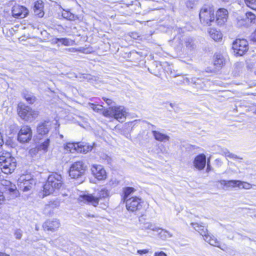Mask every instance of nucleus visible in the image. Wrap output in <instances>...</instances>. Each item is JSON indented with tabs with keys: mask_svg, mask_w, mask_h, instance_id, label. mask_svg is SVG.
Wrapping results in <instances>:
<instances>
[{
	"mask_svg": "<svg viewBox=\"0 0 256 256\" xmlns=\"http://www.w3.org/2000/svg\"><path fill=\"white\" fill-rule=\"evenodd\" d=\"M108 191L104 188L92 194H82L80 196V200L94 207L100 204V208L106 210L108 207Z\"/></svg>",
	"mask_w": 256,
	"mask_h": 256,
	"instance_id": "f257e3e1",
	"label": "nucleus"
},
{
	"mask_svg": "<svg viewBox=\"0 0 256 256\" xmlns=\"http://www.w3.org/2000/svg\"><path fill=\"white\" fill-rule=\"evenodd\" d=\"M64 184L62 177L57 172H52L49 175L46 183L43 186V190L40 192L42 197L52 194L58 190Z\"/></svg>",
	"mask_w": 256,
	"mask_h": 256,
	"instance_id": "f03ea898",
	"label": "nucleus"
},
{
	"mask_svg": "<svg viewBox=\"0 0 256 256\" xmlns=\"http://www.w3.org/2000/svg\"><path fill=\"white\" fill-rule=\"evenodd\" d=\"M16 166V160L9 152H2L0 155V167L2 172L6 174L14 172Z\"/></svg>",
	"mask_w": 256,
	"mask_h": 256,
	"instance_id": "7ed1b4c3",
	"label": "nucleus"
},
{
	"mask_svg": "<svg viewBox=\"0 0 256 256\" xmlns=\"http://www.w3.org/2000/svg\"><path fill=\"white\" fill-rule=\"evenodd\" d=\"M17 112L18 115L22 119L29 122L34 120L38 114V111L32 110L30 107L22 103L18 104Z\"/></svg>",
	"mask_w": 256,
	"mask_h": 256,
	"instance_id": "20e7f679",
	"label": "nucleus"
},
{
	"mask_svg": "<svg viewBox=\"0 0 256 256\" xmlns=\"http://www.w3.org/2000/svg\"><path fill=\"white\" fill-rule=\"evenodd\" d=\"M86 166L82 161H76L73 162L70 166L68 174L72 178L80 179L82 182L86 170Z\"/></svg>",
	"mask_w": 256,
	"mask_h": 256,
	"instance_id": "39448f33",
	"label": "nucleus"
},
{
	"mask_svg": "<svg viewBox=\"0 0 256 256\" xmlns=\"http://www.w3.org/2000/svg\"><path fill=\"white\" fill-rule=\"evenodd\" d=\"M199 16L200 22L204 24L210 26L212 22H214V10L212 6H206L202 7Z\"/></svg>",
	"mask_w": 256,
	"mask_h": 256,
	"instance_id": "423d86ee",
	"label": "nucleus"
},
{
	"mask_svg": "<svg viewBox=\"0 0 256 256\" xmlns=\"http://www.w3.org/2000/svg\"><path fill=\"white\" fill-rule=\"evenodd\" d=\"M249 49L248 43L244 38H236L232 44V52L236 56H242Z\"/></svg>",
	"mask_w": 256,
	"mask_h": 256,
	"instance_id": "0eeeda50",
	"label": "nucleus"
},
{
	"mask_svg": "<svg viewBox=\"0 0 256 256\" xmlns=\"http://www.w3.org/2000/svg\"><path fill=\"white\" fill-rule=\"evenodd\" d=\"M35 184V180L29 175L20 176L18 181V188L24 192L30 190Z\"/></svg>",
	"mask_w": 256,
	"mask_h": 256,
	"instance_id": "6e6552de",
	"label": "nucleus"
},
{
	"mask_svg": "<svg viewBox=\"0 0 256 256\" xmlns=\"http://www.w3.org/2000/svg\"><path fill=\"white\" fill-rule=\"evenodd\" d=\"M142 199L136 196L130 198L126 201V209L129 212L136 213L142 209Z\"/></svg>",
	"mask_w": 256,
	"mask_h": 256,
	"instance_id": "1a4fd4ad",
	"label": "nucleus"
},
{
	"mask_svg": "<svg viewBox=\"0 0 256 256\" xmlns=\"http://www.w3.org/2000/svg\"><path fill=\"white\" fill-rule=\"evenodd\" d=\"M32 130L30 126H22L18 132V140L22 144L28 142L32 140Z\"/></svg>",
	"mask_w": 256,
	"mask_h": 256,
	"instance_id": "9d476101",
	"label": "nucleus"
},
{
	"mask_svg": "<svg viewBox=\"0 0 256 256\" xmlns=\"http://www.w3.org/2000/svg\"><path fill=\"white\" fill-rule=\"evenodd\" d=\"M0 184L4 188V192L10 195L9 196L10 199L14 198L18 196V192L14 184L6 180H2Z\"/></svg>",
	"mask_w": 256,
	"mask_h": 256,
	"instance_id": "9b49d317",
	"label": "nucleus"
},
{
	"mask_svg": "<svg viewBox=\"0 0 256 256\" xmlns=\"http://www.w3.org/2000/svg\"><path fill=\"white\" fill-rule=\"evenodd\" d=\"M90 170L93 176L98 180H104L106 178V170L102 165L93 164Z\"/></svg>",
	"mask_w": 256,
	"mask_h": 256,
	"instance_id": "f8f14e48",
	"label": "nucleus"
},
{
	"mask_svg": "<svg viewBox=\"0 0 256 256\" xmlns=\"http://www.w3.org/2000/svg\"><path fill=\"white\" fill-rule=\"evenodd\" d=\"M28 10L24 6L16 4L14 5L12 8V16L14 18H24L28 15Z\"/></svg>",
	"mask_w": 256,
	"mask_h": 256,
	"instance_id": "ddd939ff",
	"label": "nucleus"
},
{
	"mask_svg": "<svg viewBox=\"0 0 256 256\" xmlns=\"http://www.w3.org/2000/svg\"><path fill=\"white\" fill-rule=\"evenodd\" d=\"M112 117L120 122H122L126 118V113L123 106H112Z\"/></svg>",
	"mask_w": 256,
	"mask_h": 256,
	"instance_id": "4468645a",
	"label": "nucleus"
},
{
	"mask_svg": "<svg viewBox=\"0 0 256 256\" xmlns=\"http://www.w3.org/2000/svg\"><path fill=\"white\" fill-rule=\"evenodd\" d=\"M60 226L59 220L57 219L47 220L42 225L44 230L54 232L58 230Z\"/></svg>",
	"mask_w": 256,
	"mask_h": 256,
	"instance_id": "2eb2a0df",
	"label": "nucleus"
},
{
	"mask_svg": "<svg viewBox=\"0 0 256 256\" xmlns=\"http://www.w3.org/2000/svg\"><path fill=\"white\" fill-rule=\"evenodd\" d=\"M228 12L225 8H220L216 12L214 22L218 25H222L227 20Z\"/></svg>",
	"mask_w": 256,
	"mask_h": 256,
	"instance_id": "dca6fc26",
	"label": "nucleus"
},
{
	"mask_svg": "<svg viewBox=\"0 0 256 256\" xmlns=\"http://www.w3.org/2000/svg\"><path fill=\"white\" fill-rule=\"evenodd\" d=\"M144 215L142 216L139 218L140 222V228L142 230H150L152 231L158 232L160 228H158L155 224L150 222H144Z\"/></svg>",
	"mask_w": 256,
	"mask_h": 256,
	"instance_id": "f3484780",
	"label": "nucleus"
},
{
	"mask_svg": "<svg viewBox=\"0 0 256 256\" xmlns=\"http://www.w3.org/2000/svg\"><path fill=\"white\" fill-rule=\"evenodd\" d=\"M220 182L222 185H224L226 187L234 188L238 186L240 188H246L245 186H244V183L238 180H220ZM244 184H246L244 183Z\"/></svg>",
	"mask_w": 256,
	"mask_h": 256,
	"instance_id": "a211bd4d",
	"label": "nucleus"
},
{
	"mask_svg": "<svg viewBox=\"0 0 256 256\" xmlns=\"http://www.w3.org/2000/svg\"><path fill=\"white\" fill-rule=\"evenodd\" d=\"M34 14L38 18H42L44 12V2L42 0L36 1L33 6Z\"/></svg>",
	"mask_w": 256,
	"mask_h": 256,
	"instance_id": "6ab92c4d",
	"label": "nucleus"
},
{
	"mask_svg": "<svg viewBox=\"0 0 256 256\" xmlns=\"http://www.w3.org/2000/svg\"><path fill=\"white\" fill-rule=\"evenodd\" d=\"M206 164V156L204 154L198 155L194 159V165L200 170H203Z\"/></svg>",
	"mask_w": 256,
	"mask_h": 256,
	"instance_id": "aec40b11",
	"label": "nucleus"
},
{
	"mask_svg": "<svg viewBox=\"0 0 256 256\" xmlns=\"http://www.w3.org/2000/svg\"><path fill=\"white\" fill-rule=\"evenodd\" d=\"M77 148V152L80 153L86 154L88 152L91 151L92 149V146L84 142H78Z\"/></svg>",
	"mask_w": 256,
	"mask_h": 256,
	"instance_id": "412c9836",
	"label": "nucleus"
},
{
	"mask_svg": "<svg viewBox=\"0 0 256 256\" xmlns=\"http://www.w3.org/2000/svg\"><path fill=\"white\" fill-rule=\"evenodd\" d=\"M152 134L154 139L158 141L164 142L169 140L170 138L168 136L156 130H152Z\"/></svg>",
	"mask_w": 256,
	"mask_h": 256,
	"instance_id": "4be33fe9",
	"label": "nucleus"
},
{
	"mask_svg": "<svg viewBox=\"0 0 256 256\" xmlns=\"http://www.w3.org/2000/svg\"><path fill=\"white\" fill-rule=\"evenodd\" d=\"M190 225L196 231L204 237V238L208 234V230L204 226L200 225L198 223L194 222H192Z\"/></svg>",
	"mask_w": 256,
	"mask_h": 256,
	"instance_id": "5701e85b",
	"label": "nucleus"
},
{
	"mask_svg": "<svg viewBox=\"0 0 256 256\" xmlns=\"http://www.w3.org/2000/svg\"><path fill=\"white\" fill-rule=\"evenodd\" d=\"M48 124V122H44L38 125L37 132L39 134L44 135L48 133L50 129V126Z\"/></svg>",
	"mask_w": 256,
	"mask_h": 256,
	"instance_id": "b1692460",
	"label": "nucleus"
},
{
	"mask_svg": "<svg viewBox=\"0 0 256 256\" xmlns=\"http://www.w3.org/2000/svg\"><path fill=\"white\" fill-rule=\"evenodd\" d=\"M22 96L27 102L30 104H33L36 101V98L34 94L26 90L22 92Z\"/></svg>",
	"mask_w": 256,
	"mask_h": 256,
	"instance_id": "393cba45",
	"label": "nucleus"
},
{
	"mask_svg": "<svg viewBox=\"0 0 256 256\" xmlns=\"http://www.w3.org/2000/svg\"><path fill=\"white\" fill-rule=\"evenodd\" d=\"M184 44L186 48L190 50L195 49L196 48V44L192 38L190 36L184 38Z\"/></svg>",
	"mask_w": 256,
	"mask_h": 256,
	"instance_id": "a878e982",
	"label": "nucleus"
},
{
	"mask_svg": "<svg viewBox=\"0 0 256 256\" xmlns=\"http://www.w3.org/2000/svg\"><path fill=\"white\" fill-rule=\"evenodd\" d=\"M204 240L208 242L210 245L220 248V242L214 236H212L208 234L204 238Z\"/></svg>",
	"mask_w": 256,
	"mask_h": 256,
	"instance_id": "bb28decb",
	"label": "nucleus"
},
{
	"mask_svg": "<svg viewBox=\"0 0 256 256\" xmlns=\"http://www.w3.org/2000/svg\"><path fill=\"white\" fill-rule=\"evenodd\" d=\"M210 36L216 42L219 41L222 38V33L216 29H211L209 31Z\"/></svg>",
	"mask_w": 256,
	"mask_h": 256,
	"instance_id": "cd10ccee",
	"label": "nucleus"
},
{
	"mask_svg": "<svg viewBox=\"0 0 256 256\" xmlns=\"http://www.w3.org/2000/svg\"><path fill=\"white\" fill-rule=\"evenodd\" d=\"M50 143V140L49 138H46L44 139L43 141L40 142L38 145L37 148L38 150L47 152Z\"/></svg>",
	"mask_w": 256,
	"mask_h": 256,
	"instance_id": "c85d7f7f",
	"label": "nucleus"
},
{
	"mask_svg": "<svg viewBox=\"0 0 256 256\" xmlns=\"http://www.w3.org/2000/svg\"><path fill=\"white\" fill-rule=\"evenodd\" d=\"M136 191V190L130 186H128L126 187L123 188V199L124 202L126 201V200H128V198L134 192Z\"/></svg>",
	"mask_w": 256,
	"mask_h": 256,
	"instance_id": "c756f323",
	"label": "nucleus"
},
{
	"mask_svg": "<svg viewBox=\"0 0 256 256\" xmlns=\"http://www.w3.org/2000/svg\"><path fill=\"white\" fill-rule=\"evenodd\" d=\"M78 142H68L64 146L66 150L70 151L72 153L77 152V148Z\"/></svg>",
	"mask_w": 256,
	"mask_h": 256,
	"instance_id": "7c9ffc66",
	"label": "nucleus"
},
{
	"mask_svg": "<svg viewBox=\"0 0 256 256\" xmlns=\"http://www.w3.org/2000/svg\"><path fill=\"white\" fill-rule=\"evenodd\" d=\"M225 63V60L224 56L221 54H216L215 56L214 64L218 68L222 67Z\"/></svg>",
	"mask_w": 256,
	"mask_h": 256,
	"instance_id": "2f4dec72",
	"label": "nucleus"
},
{
	"mask_svg": "<svg viewBox=\"0 0 256 256\" xmlns=\"http://www.w3.org/2000/svg\"><path fill=\"white\" fill-rule=\"evenodd\" d=\"M56 43H61L64 46H68L71 45L72 40L66 38H56Z\"/></svg>",
	"mask_w": 256,
	"mask_h": 256,
	"instance_id": "473e14b6",
	"label": "nucleus"
},
{
	"mask_svg": "<svg viewBox=\"0 0 256 256\" xmlns=\"http://www.w3.org/2000/svg\"><path fill=\"white\" fill-rule=\"evenodd\" d=\"M256 20L255 15L252 12H248L246 14L245 20L248 21L247 22L254 23Z\"/></svg>",
	"mask_w": 256,
	"mask_h": 256,
	"instance_id": "72a5a7b5",
	"label": "nucleus"
},
{
	"mask_svg": "<svg viewBox=\"0 0 256 256\" xmlns=\"http://www.w3.org/2000/svg\"><path fill=\"white\" fill-rule=\"evenodd\" d=\"M62 16L70 20H75V16L69 11H65L62 14Z\"/></svg>",
	"mask_w": 256,
	"mask_h": 256,
	"instance_id": "f704fd0d",
	"label": "nucleus"
},
{
	"mask_svg": "<svg viewBox=\"0 0 256 256\" xmlns=\"http://www.w3.org/2000/svg\"><path fill=\"white\" fill-rule=\"evenodd\" d=\"M246 6L256 10V0H244Z\"/></svg>",
	"mask_w": 256,
	"mask_h": 256,
	"instance_id": "c9c22d12",
	"label": "nucleus"
},
{
	"mask_svg": "<svg viewBox=\"0 0 256 256\" xmlns=\"http://www.w3.org/2000/svg\"><path fill=\"white\" fill-rule=\"evenodd\" d=\"M101 113L106 117H112V106L110 108V110H104L101 112Z\"/></svg>",
	"mask_w": 256,
	"mask_h": 256,
	"instance_id": "e433bc0d",
	"label": "nucleus"
},
{
	"mask_svg": "<svg viewBox=\"0 0 256 256\" xmlns=\"http://www.w3.org/2000/svg\"><path fill=\"white\" fill-rule=\"evenodd\" d=\"M91 108L96 112L101 113L102 110V106L100 105H96L92 104Z\"/></svg>",
	"mask_w": 256,
	"mask_h": 256,
	"instance_id": "4c0bfd02",
	"label": "nucleus"
},
{
	"mask_svg": "<svg viewBox=\"0 0 256 256\" xmlns=\"http://www.w3.org/2000/svg\"><path fill=\"white\" fill-rule=\"evenodd\" d=\"M14 236L16 239H20L22 236V231L20 229H18L14 232Z\"/></svg>",
	"mask_w": 256,
	"mask_h": 256,
	"instance_id": "58836bf2",
	"label": "nucleus"
},
{
	"mask_svg": "<svg viewBox=\"0 0 256 256\" xmlns=\"http://www.w3.org/2000/svg\"><path fill=\"white\" fill-rule=\"evenodd\" d=\"M60 202L57 200H54L52 202H50L49 204V206H51L52 208H57L59 206Z\"/></svg>",
	"mask_w": 256,
	"mask_h": 256,
	"instance_id": "ea45409f",
	"label": "nucleus"
},
{
	"mask_svg": "<svg viewBox=\"0 0 256 256\" xmlns=\"http://www.w3.org/2000/svg\"><path fill=\"white\" fill-rule=\"evenodd\" d=\"M102 99L108 106H112V104L114 103V102L111 99L106 98H103Z\"/></svg>",
	"mask_w": 256,
	"mask_h": 256,
	"instance_id": "a19ab883",
	"label": "nucleus"
},
{
	"mask_svg": "<svg viewBox=\"0 0 256 256\" xmlns=\"http://www.w3.org/2000/svg\"><path fill=\"white\" fill-rule=\"evenodd\" d=\"M226 156L227 157H228L230 158H238V159H240V160H242V158H240L239 156H238L236 154H234L232 153H231L230 154H228V155H226Z\"/></svg>",
	"mask_w": 256,
	"mask_h": 256,
	"instance_id": "79ce46f5",
	"label": "nucleus"
},
{
	"mask_svg": "<svg viewBox=\"0 0 256 256\" xmlns=\"http://www.w3.org/2000/svg\"><path fill=\"white\" fill-rule=\"evenodd\" d=\"M148 252V250H138L137 252L140 254H146Z\"/></svg>",
	"mask_w": 256,
	"mask_h": 256,
	"instance_id": "37998d69",
	"label": "nucleus"
},
{
	"mask_svg": "<svg viewBox=\"0 0 256 256\" xmlns=\"http://www.w3.org/2000/svg\"><path fill=\"white\" fill-rule=\"evenodd\" d=\"M5 200V197L4 196L3 192L0 190V206L2 204V202H4Z\"/></svg>",
	"mask_w": 256,
	"mask_h": 256,
	"instance_id": "c03bdc74",
	"label": "nucleus"
},
{
	"mask_svg": "<svg viewBox=\"0 0 256 256\" xmlns=\"http://www.w3.org/2000/svg\"><path fill=\"white\" fill-rule=\"evenodd\" d=\"M154 256H166V254L163 252H156L154 254Z\"/></svg>",
	"mask_w": 256,
	"mask_h": 256,
	"instance_id": "a18cd8bd",
	"label": "nucleus"
},
{
	"mask_svg": "<svg viewBox=\"0 0 256 256\" xmlns=\"http://www.w3.org/2000/svg\"><path fill=\"white\" fill-rule=\"evenodd\" d=\"M210 170V158H208L207 162L206 171L208 172Z\"/></svg>",
	"mask_w": 256,
	"mask_h": 256,
	"instance_id": "49530a36",
	"label": "nucleus"
},
{
	"mask_svg": "<svg viewBox=\"0 0 256 256\" xmlns=\"http://www.w3.org/2000/svg\"><path fill=\"white\" fill-rule=\"evenodd\" d=\"M148 125H150V127L148 126L149 129L151 130H155L156 126L154 125H153V124H150V122H148Z\"/></svg>",
	"mask_w": 256,
	"mask_h": 256,
	"instance_id": "de8ad7c7",
	"label": "nucleus"
},
{
	"mask_svg": "<svg viewBox=\"0 0 256 256\" xmlns=\"http://www.w3.org/2000/svg\"><path fill=\"white\" fill-rule=\"evenodd\" d=\"M105 158L108 164H110L111 162V160H112L111 158L110 157H109L108 156H106L105 158Z\"/></svg>",
	"mask_w": 256,
	"mask_h": 256,
	"instance_id": "09e8293b",
	"label": "nucleus"
},
{
	"mask_svg": "<svg viewBox=\"0 0 256 256\" xmlns=\"http://www.w3.org/2000/svg\"><path fill=\"white\" fill-rule=\"evenodd\" d=\"M3 144H4V140H3V139H2V134L1 133H0V146H2Z\"/></svg>",
	"mask_w": 256,
	"mask_h": 256,
	"instance_id": "8fccbe9b",
	"label": "nucleus"
},
{
	"mask_svg": "<svg viewBox=\"0 0 256 256\" xmlns=\"http://www.w3.org/2000/svg\"><path fill=\"white\" fill-rule=\"evenodd\" d=\"M200 80L199 79H196L195 78H192V82L195 84H198L199 82H197V80Z\"/></svg>",
	"mask_w": 256,
	"mask_h": 256,
	"instance_id": "3c124183",
	"label": "nucleus"
},
{
	"mask_svg": "<svg viewBox=\"0 0 256 256\" xmlns=\"http://www.w3.org/2000/svg\"><path fill=\"white\" fill-rule=\"evenodd\" d=\"M85 216H86L87 218H95L96 217V216L94 215L91 214H86Z\"/></svg>",
	"mask_w": 256,
	"mask_h": 256,
	"instance_id": "603ef678",
	"label": "nucleus"
},
{
	"mask_svg": "<svg viewBox=\"0 0 256 256\" xmlns=\"http://www.w3.org/2000/svg\"><path fill=\"white\" fill-rule=\"evenodd\" d=\"M0 256H10L8 254L4 253V252H0Z\"/></svg>",
	"mask_w": 256,
	"mask_h": 256,
	"instance_id": "864d4df0",
	"label": "nucleus"
},
{
	"mask_svg": "<svg viewBox=\"0 0 256 256\" xmlns=\"http://www.w3.org/2000/svg\"><path fill=\"white\" fill-rule=\"evenodd\" d=\"M164 232H166L168 234V236L169 238H172V235L170 232H168V231L165 230Z\"/></svg>",
	"mask_w": 256,
	"mask_h": 256,
	"instance_id": "5fc2aeb1",
	"label": "nucleus"
},
{
	"mask_svg": "<svg viewBox=\"0 0 256 256\" xmlns=\"http://www.w3.org/2000/svg\"><path fill=\"white\" fill-rule=\"evenodd\" d=\"M164 232H166L168 234V236L169 238H172V235L170 232H168V231L165 230Z\"/></svg>",
	"mask_w": 256,
	"mask_h": 256,
	"instance_id": "6e6d98bb",
	"label": "nucleus"
},
{
	"mask_svg": "<svg viewBox=\"0 0 256 256\" xmlns=\"http://www.w3.org/2000/svg\"><path fill=\"white\" fill-rule=\"evenodd\" d=\"M148 70L151 73V74H154V75H156V74H154V72H152V69L150 68H148Z\"/></svg>",
	"mask_w": 256,
	"mask_h": 256,
	"instance_id": "4d7b16f0",
	"label": "nucleus"
},
{
	"mask_svg": "<svg viewBox=\"0 0 256 256\" xmlns=\"http://www.w3.org/2000/svg\"><path fill=\"white\" fill-rule=\"evenodd\" d=\"M228 154H230V152L228 151L225 152V155L226 156V155H228Z\"/></svg>",
	"mask_w": 256,
	"mask_h": 256,
	"instance_id": "13d9d810",
	"label": "nucleus"
},
{
	"mask_svg": "<svg viewBox=\"0 0 256 256\" xmlns=\"http://www.w3.org/2000/svg\"><path fill=\"white\" fill-rule=\"evenodd\" d=\"M88 76H89L88 75V74H86V76H84V78H88Z\"/></svg>",
	"mask_w": 256,
	"mask_h": 256,
	"instance_id": "bf43d9fd",
	"label": "nucleus"
},
{
	"mask_svg": "<svg viewBox=\"0 0 256 256\" xmlns=\"http://www.w3.org/2000/svg\"><path fill=\"white\" fill-rule=\"evenodd\" d=\"M170 106H171L172 108H173V106H174V104H173L170 103Z\"/></svg>",
	"mask_w": 256,
	"mask_h": 256,
	"instance_id": "052dcab7",
	"label": "nucleus"
},
{
	"mask_svg": "<svg viewBox=\"0 0 256 256\" xmlns=\"http://www.w3.org/2000/svg\"><path fill=\"white\" fill-rule=\"evenodd\" d=\"M60 136L61 138H63V136L62 135H60Z\"/></svg>",
	"mask_w": 256,
	"mask_h": 256,
	"instance_id": "680f3d73",
	"label": "nucleus"
},
{
	"mask_svg": "<svg viewBox=\"0 0 256 256\" xmlns=\"http://www.w3.org/2000/svg\"><path fill=\"white\" fill-rule=\"evenodd\" d=\"M36 230H38V228H37L36 226Z\"/></svg>",
	"mask_w": 256,
	"mask_h": 256,
	"instance_id": "e2e57ef3",
	"label": "nucleus"
},
{
	"mask_svg": "<svg viewBox=\"0 0 256 256\" xmlns=\"http://www.w3.org/2000/svg\"><path fill=\"white\" fill-rule=\"evenodd\" d=\"M153 63H154V64H155L156 62H154Z\"/></svg>",
	"mask_w": 256,
	"mask_h": 256,
	"instance_id": "0e129e2a",
	"label": "nucleus"
}]
</instances>
